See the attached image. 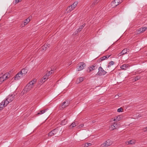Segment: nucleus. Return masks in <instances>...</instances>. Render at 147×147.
Returning a JSON list of instances; mask_svg holds the SVG:
<instances>
[{
	"label": "nucleus",
	"instance_id": "nucleus-28",
	"mask_svg": "<svg viewBox=\"0 0 147 147\" xmlns=\"http://www.w3.org/2000/svg\"><path fill=\"white\" fill-rule=\"evenodd\" d=\"M106 142L107 144H109V146L111 145L112 143V141L109 140H108L106 141Z\"/></svg>",
	"mask_w": 147,
	"mask_h": 147
},
{
	"label": "nucleus",
	"instance_id": "nucleus-29",
	"mask_svg": "<svg viewBox=\"0 0 147 147\" xmlns=\"http://www.w3.org/2000/svg\"><path fill=\"white\" fill-rule=\"evenodd\" d=\"M76 126V123L75 122L72 123L70 126V127L71 128H73Z\"/></svg>",
	"mask_w": 147,
	"mask_h": 147
},
{
	"label": "nucleus",
	"instance_id": "nucleus-41",
	"mask_svg": "<svg viewBox=\"0 0 147 147\" xmlns=\"http://www.w3.org/2000/svg\"><path fill=\"white\" fill-rule=\"evenodd\" d=\"M119 95H116L115 97L116 99L118 98L119 97Z\"/></svg>",
	"mask_w": 147,
	"mask_h": 147
},
{
	"label": "nucleus",
	"instance_id": "nucleus-30",
	"mask_svg": "<svg viewBox=\"0 0 147 147\" xmlns=\"http://www.w3.org/2000/svg\"><path fill=\"white\" fill-rule=\"evenodd\" d=\"M69 101L68 100H66L65 101V106H67L69 105Z\"/></svg>",
	"mask_w": 147,
	"mask_h": 147
},
{
	"label": "nucleus",
	"instance_id": "nucleus-6",
	"mask_svg": "<svg viewBox=\"0 0 147 147\" xmlns=\"http://www.w3.org/2000/svg\"><path fill=\"white\" fill-rule=\"evenodd\" d=\"M86 64L83 62H81L79 63L78 65V68L77 69L78 71H80L84 69L85 66Z\"/></svg>",
	"mask_w": 147,
	"mask_h": 147
},
{
	"label": "nucleus",
	"instance_id": "nucleus-12",
	"mask_svg": "<svg viewBox=\"0 0 147 147\" xmlns=\"http://www.w3.org/2000/svg\"><path fill=\"white\" fill-rule=\"evenodd\" d=\"M8 100L7 98L5 100H3L1 103V105L4 106V107L6 106L10 102L8 101Z\"/></svg>",
	"mask_w": 147,
	"mask_h": 147
},
{
	"label": "nucleus",
	"instance_id": "nucleus-22",
	"mask_svg": "<svg viewBox=\"0 0 147 147\" xmlns=\"http://www.w3.org/2000/svg\"><path fill=\"white\" fill-rule=\"evenodd\" d=\"M48 109H46L42 110H41L39 112H38V115H41L42 114L44 113L46 111H47Z\"/></svg>",
	"mask_w": 147,
	"mask_h": 147
},
{
	"label": "nucleus",
	"instance_id": "nucleus-7",
	"mask_svg": "<svg viewBox=\"0 0 147 147\" xmlns=\"http://www.w3.org/2000/svg\"><path fill=\"white\" fill-rule=\"evenodd\" d=\"M58 129H55L53 130L48 134V136H52L55 135L58 132Z\"/></svg>",
	"mask_w": 147,
	"mask_h": 147
},
{
	"label": "nucleus",
	"instance_id": "nucleus-39",
	"mask_svg": "<svg viewBox=\"0 0 147 147\" xmlns=\"http://www.w3.org/2000/svg\"><path fill=\"white\" fill-rule=\"evenodd\" d=\"M53 73V70H52L51 71H50L49 72V74H50V75L52 74V73Z\"/></svg>",
	"mask_w": 147,
	"mask_h": 147
},
{
	"label": "nucleus",
	"instance_id": "nucleus-9",
	"mask_svg": "<svg viewBox=\"0 0 147 147\" xmlns=\"http://www.w3.org/2000/svg\"><path fill=\"white\" fill-rule=\"evenodd\" d=\"M98 67L97 66L95 65H93L90 67H88V68L89 69V70L88 71V72H90L92 70L97 69Z\"/></svg>",
	"mask_w": 147,
	"mask_h": 147
},
{
	"label": "nucleus",
	"instance_id": "nucleus-10",
	"mask_svg": "<svg viewBox=\"0 0 147 147\" xmlns=\"http://www.w3.org/2000/svg\"><path fill=\"white\" fill-rule=\"evenodd\" d=\"M147 28L146 27H142L137 30V32H138V33H142L144 32Z\"/></svg>",
	"mask_w": 147,
	"mask_h": 147
},
{
	"label": "nucleus",
	"instance_id": "nucleus-13",
	"mask_svg": "<svg viewBox=\"0 0 147 147\" xmlns=\"http://www.w3.org/2000/svg\"><path fill=\"white\" fill-rule=\"evenodd\" d=\"M14 96L15 95L11 94L9 95L7 98L8 100V101H9L10 102H11L14 99Z\"/></svg>",
	"mask_w": 147,
	"mask_h": 147
},
{
	"label": "nucleus",
	"instance_id": "nucleus-31",
	"mask_svg": "<svg viewBox=\"0 0 147 147\" xmlns=\"http://www.w3.org/2000/svg\"><path fill=\"white\" fill-rule=\"evenodd\" d=\"M91 144L89 143H86L85 144V147H87L88 146H90L91 145Z\"/></svg>",
	"mask_w": 147,
	"mask_h": 147
},
{
	"label": "nucleus",
	"instance_id": "nucleus-34",
	"mask_svg": "<svg viewBox=\"0 0 147 147\" xmlns=\"http://www.w3.org/2000/svg\"><path fill=\"white\" fill-rule=\"evenodd\" d=\"M140 78V77L139 76H137L135 78V81H136L139 80Z\"/></svg>",
	"mask_w": 147,
	"mask_h": 147
},
{
	"label": "nucleus",
	"instance_id": "nucleus-26",
	"mask_svg": "<svg viewBox=\"0 0 147 147\" xmlns=\"http://www.w3.org/2000/svg\"><path fill=\"white\" fill-rule=\"evenodd\" d=\"M115 63L113 61H111L109 63L108 65H107V67H109L113 65Z\"/></svg>",
	"mask_w": 147,
	"mask_h": 147
},
{
	"label": "nucleus",
	"instance_id": "nucleus-33",
	"mask_svg": "<svg viewBox=\"0 0 147 147\" xmlns=\"http://www.w3.org/2000/svg\"><path fill=\"white\" fill-rule=\"evenodd\" d=\"M111 56V55H107L105 56H104L105 57V59L106 60L107 59L109 58Z\"/></svg>",
	"mask_w": 147,
	"mask_h": 147
},
{
	"label": "nucleus",
	"instance_id": "nucleus-46",
	"mask_svg": "<svg viewBox=\"0 0 147 147\" xmlns=\"http://www.w3.org/2000/svg\"><path fill=\"white\" fill-rule=\"evenodd\" d=\"M47 74L48 75V76H49L50 75V74H49V73H47V74Z\"/></svg>",
	"mask_w": 147,
	"mask_h": 147
},
{
	"label": "nucleus",
	"instance_id": "nucleus-21",
	"mask_svg": "<svg viewBox=\"0 0 147 147\" xmlns=\"http://www.w3.org/2000/svg\"><path fill=\"white\" fill-rule=\"evenodd\" d=\"M121 119V117L120 115H118L116 117V118H114L113 120L114 121H119Z\"/></svg>",
	"mask_w": 147,
	"mask_h": 147
},
{
	"label": "nucleus",
	"instance_id": "nucleus-15",
	"mask_svg": "<svg viewBox=\"0 0 147 147\" xmlns=\"http://www.w3.org/2000/svg\"><path fill=\"white\" fill-rule=\"evenodd\" d=\"M27 71L28 70L27 69L25 68H24L23 69H22L20 72L23 76H24L26 74Z\"/></svg>",
	"mask_w": 147,
	"mask_h": 147
},
{
	"label": "nucleus",
	"instance_id": "nucleus-44",
	"mask_svg": "<svg viewBox=\"0 0 147 147\" xmlns=\"http://www.w3.org/2000/svg\"><path fill=\"white\" fill-rule=\"evenodd\" d=\"M63 122H64V121H62V122H61V124H62V125H64V124H63Z\"/></svg>",
	"mask_w": 147,
	"mask_h": 147
},
{
	"label": "nucleus",
	"instance_id": "nucleus-40",
	"mask_svg": "<svg viewBox=\"0 0 147 147\" xmlns=\"http://www.w3.org/2000/svg\"><path fill=\"white\" fill-rule=\"evenodd\" d=\"M84 126V124H82L80 125H79V127H83Z\"/></svg>",
	"mask_w": 147,
	"mask_h": 147
},
{
	"label": "nucleus",
	"instance_id": "nucleus-35",
	"mask_svg": "<svg viewBox=\"0 0 147 147\" xmlns=\"http://www.w3.org/2000/svg\"><path fill=\"white\" fill-rule=\"evenodd\" d=\"M123 110V109L121 108H120L118 109L117 111V112H122V111Z\"/></svg>",
	"mask_w": 147,
	"mask_h": 147
},
{
	"label": "nucleus",
	"instance_id": "nucleus-3",
	"mask_svg": "<svg viewBox=\"0 0 147 147\" xmlns=\"http://www.w3.org/2000/svg\"><path fill=\"white\" fill-rule=\"evenodd\" d=\"M10 75L9 73H7L2 75H0V84H1L3 81L7 78H9Z\"/></svg>",
	"mask_w": 147,
	"mask_h": 147
},
{
	"label": "nucleus",
	"instance_id": "nucleus-16",
	"mask_svg": "<svg viewBox=\"0 0 147 147\" xmlns=\"http://www.w3.org/2000/svg\"><path fill=\"white\" fill-rule=\"evenodd\" d=\"M112 130H114L115 129H117L118 127V125L117 123H114L113 125H112L111 126Z\"/></svg>",
	"mask_w": 147,
	"mask_h": 147
},
{
	"label": "nucleus",
	"instance_id": "nucleus-24",
	"mask_svg": "<svg viewBox=\"0 0 147 147\" xmlns=\"http://www.w3.org/2000/svg\"><path fill=\"white\" fill-rule=\"evenodd\" d=\"M108 146H109V144H107L106 141L101 145L100 147H107Z\"/></svg>",
	"mask_w": 147,
	"mask_h": 147
},
{
	"label": "nucleus",
	"instance_id": "nucleus-25",
	"mask_svg": "<svg viewBox=\"0 0 147 147\" xmlns=\"http://www.w3.org/2000/svg\"><path fill=\"white\" fill-rule=\"evenodd\" d=\"M83 78L82 77H80L78 78L76 81V83H78L83 81Z\"/></svg>",
	"mask_w": 147,
	"mask_h": 147
},
{
	"label": "nucleus",
	"instance_id": "nucleus-14",
	"mask_svg": "<svg viewBox=\"0 0 147 147\" xmlns=\"http://www.w3.org/2000/svg\"><path fill=\"white\" fill-rule=\"evenodd\" d=\"M30 17H28V18L24 20V25L23 26L22 24V27L26 25H27L30 21Z\"/></svg>",
	"mask_w": 147,
	"mask_h": 147
},
{
	"label": "nucleus",
	"instance_id": "nucleus-4",
	"mask_svg": "<svg viewBox=\"0 0 147 147\" xmlns=\"http://www.w3.org/2000/svg\"><path fill=\"white\" fill-rule=\"evenodd\" d=\"M98 71L96 75H98L99 76L102 75H104L107 73V72L103 69L101 67H99L98 68Z\"/></svg>",
	"mask_w": 147,
	"mask_h": 147
},
{
	"label": "nucleus",
	"instance_id": "nucleus-43",
	"mask_svg": "<svg viewBox=\"0 0 147 147\" xmlns=\"http://www.w3.org/2000/svg\"><path fill=\"white\" fill-rule=\"evenodd\" d=\"M98 0H95L94 2H95L96 4V3H97L98 2Z\"/></svg>",
	"mask_w": 147,
	"mask_h": 147
},
{
	"label": "nucleus",
	"instance_id": "nucleus-11",
	"mask_svg": "<svg viewBox=\"0 0 147 147\" xmlns=\"http://www.w3.org/2000/svg\"><path fill=\"white\" fill-rule=\"evenodd\" d=\"M23 76L19 72L18 73L15 77L14 79L15 80H18L22 78L23 77Z\"/></svg>",
	"mask_w": 147,
	"mask_h": 147
},
{
	"label": "nucleus",
	"instance_id": "nucleus-36",
	"mask_svg": "<svg viewBox=\"0 0 147 147\" xmlns=\"http://www.w3.org/2000/svg\"><path fill=\"white\" fill-rule=\"evenodd\" d=\"M22 0H16L15 2V4H16L20 2Z\"/></svg>",
	"mask_w": 147,
	"mask_h": 147
},
{
	"label": "nucleus",
	"instance_id": "nucleus-20",
	"mask_svg": "<svg viewBox=\"0 0 147 147\" xmlns=\"http://www.w3.org/2000/svg\"><path fill=\"white\" fill-rule=\"evenodd\" d=\"M85 24H83L82 25L80 26L77 29V32H80L81 31V30L85 26Z\"/></svg>",
	"mask_w": 147,
	"mask_h": 147
},
{
	"label": "nucleus",
	"instance_id": "nucleus-19",
	"mask_svg": "<svg viewBox=\"0 0 147 147\" xmlns=\"http://www.w3.org/2000/svg\"><path fill=\"white\" fill-rule=\"evenodd\" d=\"M136 140L134 139H132L127 141L129 144H134L135 143Z\"/></svg>",
	"mask_w": 147,
	"mask_h": 147
},
{
	"label": "nucleus",
	"instance_id": "nucleus-5",
	"mask_svg": "<svg viewBox=\"0 0 147 147\" xmlns=\"http://www.w3.org/2000/svg\"><path fill=\"white\" fill-rule=\"evenodd\" d=\"M123 0H114V1L111 3V5L113 7L117 6L121 3Z\"/></svg>",
	"mask_w": 147,
	"mask_h": 147
},
{
	"label": "nucleus",
	"instance_id": "nucleus-37",
	"mask_svg": "<svg viewBox=\"0 0 147 147\" xmlns=\"http://www.w3.org/2000/svg\"><path fill=\"white\" fill-rule=\"evenodd\" d=\"M4 108V106L1 105V104H0V111L1 110H2L3 108Z\"/></svg>",
	"mask_w": 147,
	"mask_h": 147
},
{
	"label": "nucleus",
	"instance_id": "nucleus-42",
	"mask_svg": "<svg viewBox=\"0 0 147 147\" xmlns=\"http://www.w3.org/2000/svg\"><path fill=\"white\" fill-rule=\"evenodd\" d=\"M96 4L95 3V2H94L92 4V5L91 6H92V7H93V6L94 5H95Z\"/></svg>",
	"mask_w": 147,
	"mask_h": 147
},
{
	"label": "nucleus",
	"instance_id": "nucleus-17",
	"mask_svg": "<svg viewBox=\"0 0 147 147\" xmlns=\"http://www.w3.org/2000/svg\"><path fill=\"white\" fill-rule=\"evenodd\" d=\"M128 66L125 64L122 65L120 67L121 69L125 70L127 68H128Z\"/></svg>",
	"mask_w": 147,
	"mask_h": 147
},
{
	"label": "nucleus",
	"instance_id": "nucleus-18",
	"mask_svg": "<svg viewBox=\"0 0 147 147\" xmlns=\"http://www.w3.org/2000/svg\"><path fill=\"white\" fill-rule=\"evenodd\" d=\"M49 44H45L42 47V49L43 50H46V49L47 48V47H49Z\"/></svg>",
	"mask_w": 147,
	"mask_h": 147
},
{
	"label": "nucleus",
	"instance_id": "nucleus-2",
	"mask_svg": "<svg viewBox=\"0 0 147 147\" xmlns=\"http://www.w3.org/2000/svg\"><path fill=\"white\" fill-rule=\"evenodd\" d=\"M78 4V1H75L72 5L67 7L66 9V11H65V14L66 13H70L75 8Z\"/></svg>",
	"mask_w": 147,
	"mask_h": 147
},
{
	"label": "nucleus",
	"instance_id": "nucleus-38",
	"mask_svg": "<svg viewBox=\"0 0 147 147\" xmlns=\"http://www.w3.org/2000/svg\"><path fill=\"white\" fill-rule=\"evenodd\" d=\"M53 73V70H52L51 71H50L49 72V74H50V75L52 74V73Z\"/></svg>",
	"mask_w": 147,
	"mask_h": 147
},
{
	"label": "nucleus",
	"instance_id": "nucleus-27",
	"mask_svg": "<svg viewBox=\"0 0 147 147\" xmlns=\"http://www.w3.org/2000/svg\"><path fill=\"white\" fill-rule=\"evenodd\" d=\"M64 102H63L62 103V105L59 107V109L60 110H63L64 108Z\"/></svg>",
	"mask_w": 147,
	"mask_h": 147
},
{
	"label": "nucleus",
	"instance_id": "nucleus-8",
	"mask_svg": "<svg viewBox=\"0 0 147 147\" xmlns=\"http://www.w3.org/2000/svg\"><path fill=\"white\" fill-rule=\"evenodd\" d=\"M129 49H124L121 52L118 54L119 56H120L125 54L127 53V52H129Z\"/></svg>",
	"mask_w": 147,
	"mask_h": 147
},
{
	"label": "nucleus",
	"instance_id": "nucleus-23",
	"mask_svg": "<svg viewBox=\"0 0 147 147\" xmlns=\"http://www.w3.org/2000/svg\"><path fill=\"white\" fill-rule=\"evenodd\" d=\"M48 78V75L46 74L45 75V76H44L43 78H42V82H44Z\"/></svg>",
	"mask_w": 147,
	"mask_h": 147
},
{
	"label": "nucleus",
	"instance_id": "nucleus-1",
	"mask_svg": "<svg viewBox=\"0 0 147 147\" xmlns=\"http://www.w3.org/2000/svg\"><path fill=\"white\" fill-rule=\"evenodd\" d=\"M36 82V80L34 79L30 82L26 86L24 89V91L26 92L29 91L33 87L34 84Z\"/></svg>",
	"mask_w": 147,
	"mask_h": 147
},
{
	"label": "nucleus",
	"instance_id": "nucleus-45",
	"mask_svg": "<svg viewBox=\"0 0 147 147\" xmlns=\"http://www.w3.org/2000/svg\"><path fill=\"white\" fill-rule=\"evenodd\" d=\"M71 63L70 62H69V63L67 64V65H68V66H69V65H71Z\"/></svg>",
	"mask_w": 147,
	"mask_h": 147
},
{
	"label": "nucleus",
	"instance_id": "nucleus-47",
	"mask_svg": "<svg viewBox=\"0 0 147 147\" xmlns=\"http://www.w3.org/2000/svg\"><path fill=\"white\" fill-rule=\"evenodd\" d=\"M146 130H147V127H146Z\"/></svg>",
	"mask_w": 147,
	"mask_h": 147
},
{
	"label": "nucleus",
	"instance_id": "nucleus-32",
	"mask_svg": "<svg viewBox=\"0 0 147 147\" xmlns=\"http://www.w3.org/2000/svg\"><path fill=\"white\" fill-rule=\"evenodd\" d=\"M105 60H106V59H105V57L104 56L100 58V62L102 61Z\"/></svg>",
	"mask_w": 147,
	"mask_h": 147
}]
</instances>
